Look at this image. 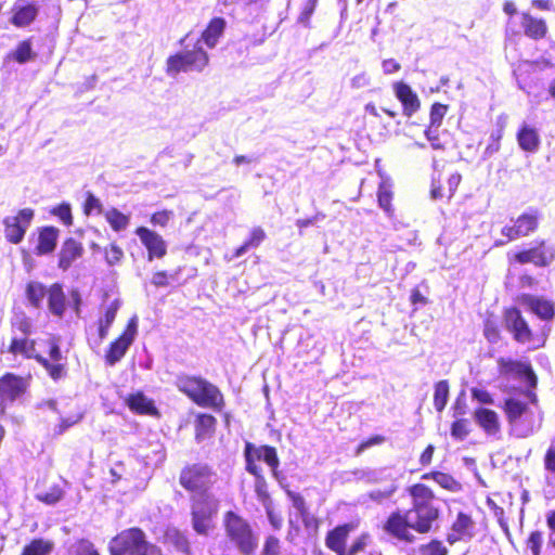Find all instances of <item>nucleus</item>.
I'll return each instance as SVG.
<instances>
[{
    "label": "nucleus",
    "instance_id": "obj_51",
    "mask_svg": "<svg viewBox=\"0 0 555 555\" xmlns=\"http://www.w3.org/2000/svg\"><path fill=\"white\" fill-rule=\"evenodd\" d=\"M14 57L18 63H25L33 59V51L29 41L21 42L15 52Z\"/></svg>",
    "mask_w": 555,
    "mask_h": 555
},
{
    "label": "nucleus",
    "instance_id": "obj_10",
    "mask_svg": "<svg viewBox=\"0 0 555 555\" xmlns=\"http://www.w3.org/2000/svg\"><path fill=\"white\" fill-rule=\"evenodd\" d=\"M8 351L12 354H20L26 359H36L48 371L53 379H60L64 376V365L61 363L49 364V360L36 353V343L27 336H14L11 340Z\"/></svg>",
    "mask_w": 555,
    "mask_h": 555
},
{
    "label": "nucleus",
    "instance_id": "obj_52",
    "mask_svg": "<svg viewBox=\"0 0 555 555\" xmlns=\"http://www.w3.org/2000/svg\"><path fill=\"white\" fill-rule=\"evenodd\" d=\"M267 517L274 530H280L283 525L282 516L273 509L272 502H264Z\"/></svg>",
    "mask_w": 555,
    "mask_h": 555
},
{
    "label": "nucleus",
    "instance_id": "obj_48",
    "mask_svg": "<svg viewBox=\"0 0 555 555\" xmlns=\"http://www.w3.org/2000/svg\"><path fill=\"white\" fill-rule=\"evenodd\" d=\"M68 555H99L93 544L87 540H80L74 543L68 551Z\"/></svg>",
    "mask_w": 555,
    "mask_h": 555
},
{
    "label": "nucleus",
    "instance_id": "obj_21",
    "mask_svg": "<svg viewBox=\"0 0 555 555\" xmlns=\"http://www.w3.org/2000/svg\"><path fill=\"white\" fill-rule=\"evenodd\" d=\"M505 321L507 327L514 333V337L518 341H527L530 337V330L527 322L520 315L516 308H511L505 312Z\"/></svg>",
    "mask_w": 555,
    "mask_h": 555
},
{
    "label": "nucleus",
    "instance_id": "obj_20",
    "mask_svg": "<svg viewBox=\"0 0 555 555\" xmlns=\"http://www.w3.org/2000/svg\"><path fill=\"white\" fill-rule=\"evenodd\" d=\"M39 408L56 412L60 415V423L53 428L54 435L64 434L69 427L74 426L82 418V414L80 412L64 415L57 410V403L55 400L43 401L40 403Z\"/></svg>",
    "mask_w": 555,
    "mask_h": 555
},
{
    "label": "nucleus",
    "instance_id": "obj_60",
    "mask_svg": "<svg viewBox=\"0 0 555 555\" xmlns=\"http://www.w3.org/2000/svg\"><path fill=\"white\" fill-rule=\"evenodd\" d=\"M122 255H124V253H122L121 248L114 244L111 245L105 250V258L109 264L117 263L121 259Z\"/></svg>",
    "mask_w": 555,
    "mask_h": 555
},
{
    "label": "nucleus",
    "instance_id": "obj_59",
    "mask_svg": "<svg viewBox=\"0 0 555 555\" xmlns=\"http://www.w3.org/2000/svg\"><path fill=\"white\" fill-rule=\"evenodd\" d=\"M280 541L275 537H268L263 546L262 555H279Z\"/></svg>",
    "mask_w": 555,
    "mask_h": 555
},
{
    "label": "nucleus",
    "instance_id": "obj_58",
    "mask_svg": "<svg viewBox=\"0 0 555 555\" xmlns=\"http://www.w3.org/2000/svg\"><path fill=\"white\" fill-rule=\"evenodd\" d=\"M370 85H371V77L365 72L354 75L350 80V86L353 89L366 88Z\"/></svg>",
    "mask_w": 555,
    "mask_h": 555
},
{
    "label": "nucleus",
    "instance_id": "obj_40",
    "mask_svg": "<svg viewBox=\"0 0 555 555\" xmlns=\"http://www.w3.org/2000/svg\"><path fill=\"white\" fill-rule=\"evenodd\" d=\"M430 477L443 489L449 490L451 492H459L462 489V486L459 481H456L451 475L436 472L430 475Z\"/></svg>",
    "mask_w": 555,
    "mask_h": 555
},
{
    "label": "nucleus",
    "instance_id": "obj_22",
    "mask_svg": "<svg viewBox=\"0 0 555 555\" xmlns=\"http://www.w3.org/2000/svg\"><path fill=\"white\" fill-rule=\"evenodd\" d=\"M518 302L541 319L547 320L554 314L553 305L545 299L524 294L518 297Z\"/></svg>",
    "mask_w": 555,
    "mask_h": 555
},
{
    "label": "nucleus",
    "instance_id": "obj_31",
    "mask_svg": "<svg viewBox=\"0 0 555 555\" xmlns=\"http://www.w3.org/2000/svg\"><path fill=\"white\" fill-rule=\"evenodd\" d=\"M37 15V8L34 4L17 2L14 7L12 23L17 27L29 25Z\"/></svg>",
    "mask_w": 555,
    "mask_h": 555
},
{
    "label": "nucleus",
    "instance_id": "obj_49",
    "mask_svg": "<svg viewBox=\"0 0 555 555\" xmlns=\"http://www.w3.org/2000/svg\"><path fill=\"white\" fill-rule=\"evenodd\" d=\"M12 326L14 330L18 331L23 336H28L31 334V320L24 313L17 314L14 318Z\"/></svg>",
    "mask_w": 555,
    "mask_h": 555
},
{
    "label": "nucleus",
    "instance_id": "obj_8",
    "mask_svg": "<svg viewBox=\"0 0 555 555\" xmlns=\"http://www.w3.org/2000/svg\"><path fill=\"white\" fill-rule=\"evenodd\" d=\"M35 217L33 208L26 207L13 211L2 220L5 240L14 245L20 244L29 229Z\"/></svg>",
    "mask_w": 555,
    "mask_h": 555
},
{
    "label": "nucleus",
    "instance_id": "obj_47",
    "mask_svg": "<svg viewBox=\"0 0 555 555\" xmlns=\"http://www.w3.org/2000/svg\"><path fill=\"white\" fill-rule=\"evenodd\" d=\"M448 550L442 542L434 540L418 548L417 555H447Z\"/></svg>",
    "mask_w": 555,
    "mask_h": 555
},
{
    "label": "nucleus",
    "instance_id": "obj_5",
    "mask_svg": "<svg viewBox=\"0 0 555 555\" xmlns=\"http://www.w3.org/2000/svg\"><path fill=\"white\" fill-rule=\"evenodd\" d=\"M505 411L513 431L518 437L531 435L541 424L539 412L516 399L505 402Z\"/></svg>",
    "mask_w": 555,
    "mask_h": 555
},
{
    "label": "nucleus",
    "instance_id": "obj_43",
    "mask_svg": "<svg viewBox=\"0 0 555 555\" xmlns=\"http://www.w3.org/2000/svg\"><path fill=\"white\" fill-rule=\"evenodd\" d=\"M26 294L29 302L37 308L46 295V289L42 284L33 282L28 284Z\"/></svg>",
    "mask_w": 555,
    "mask_h": 555
},
{
    "label": "nucleus",
    "instance_id": "obj_54",
    "mask_svg": "<svg viewBox=\"0 0 555 555\" xmlns=\"http://www.w3.org/2000/svg\"><path fill=\"white\" fill-rule=\"evenodd\" d=\"M52 214L56 216L64 224H72V211L68 204H61L52 210Z\"/></svg>",
    "mask_w": 555,
    "mask_h": 555
},
{
    "label": "nucleus",
    "instance_id": "obj_11",
    "mask_svg": "<svg viewBox=\"0 0 555 555\" xmlns=\"http://www.w3.org/2000/svg\"><path fill=\"white\" fill-rule=\"evenodd\" d=\"M218 512V501L215 496L195 499L192 504L193 528L198 534H208L214 528L212 517Z\"/></svg>",
    "mask_w": 555,
    "mask_h": 555
},
{
    "label": "nucleus",
    "instance_id": "obj_23",
    "mask_svg": "<svg viewBox=\"0 0 555 555\" xmlns=\"http://www.w3.org/2000/svg\"><path fill=\"white\" fill-rule=\"evenodd\" d=\"M515 258L519 263L532 262L537 266H546L553 260L554 254L541 244L539 247L518 253Z\"/></svg>",
    "mask_w": 555,
    "mask_h": 555
},
{
    "label": "nucleus",
    "instance_id": "obj_62",
    "mask_svg": "<svg viewBox=\"0 0 555 555\" xmlns=\"http://www.w3.org/2000/svg\"><path fill=\"white\" fill-rule=\"evenodd\" d=\"M472 396L475 400L482 404H492L493 398L490 392L481 388H473Z\"/></svg>",
    "mask_w": 555,
    "mask_h": 555
},
{
    "label": "nucleus",
    "instance_id": "obj_61",
    "mask_svg": "<svg viewBox=\"0 0 555 555\" xmlns=\"http://www.w3.org/2000/svg\"><path fill=\"white\" fill-rule=\"evenodd\" d=\"M266 238V233L264 231L259 228V227H256L251 230L250 232V236L249 238L246 241V243L250 246V248L253 247H258L262 241Z\"/></svg>",
    "mask_w": 555,
    "mask_h": 555
},
{
    "label": "nucleus",
    "instance_id": "obj_30",
    "mask_svg": "<svg viewBox=\"0 0 555 555\" xmlns=\"http://www.w3.org/2000/svg\"><path fill=\"white\" fill-rule=\"evenodd\" d=\"M225 27V21L221 17H215L210 21L207 28L202 34V39L208 48H214L222 36Z\"/></svg>",
    "mask_w": 555,
    "mask_h": 555
},
{
    "label": "nucleus",
    "instance_id": "obj_64",
    "mask_svg": "<svg viewBox=\"0 0 555 555\" xmlns=\"http://www.w3.org/2000/svg\"><path fill=\"white\" fill-rule=\"evenodd\" d=\"M39 500L47 504H55L62 498V491L57 488L52 489L50 492L38 495Z\"/></svg>",
    "mask_w": 555,
    "mask_h": 555
},
{
    "label": "nucleus",
    "instance_id": "obj_55",
    "mask_svg": "<svg viewBox=\"0 0 555 555\" xmlns=\"http://www.w3.org/2000/svg\"><path fill=\"white\" fill-rule=\"evenodd\" d=\"M503 130L499 129L491 133L490 142L485 150L486 156H491L500 150V140L502 139Z\"/></svg>",
    "mask_w": 555,
    "mask_h": 555
},
{
    "label": "nucleus",
    "instance_id": "obj_50",
    "mask_svg": "<svg viewBox=\"0 0 555 555\" xmlns=\"http://www.w3.org/2000/svg\"><path fill=\"white\" fill-rule=\"evenodd\" d=\"M447 112H448V105L435 103L430 109L429 127H435L436 129H438L440 127L442 119H443L444 115L447 114Z\"/></svg>",
    "mask_w": 555,
    "mask_h": 555
},
{
    "label": "nucleus",
    "instance_id": "obj_24",
    "mask_svg": "<svg viewBox=\"0 0 555 555\" xmlns=\"http://www.w3.org/2000/svg\"><path fill=\"white\" fill-rule=\"evenodd\" d=\"M499 364L503 373H514L521 377L529 387L535 386L537 377L527 363L500 359Z\"/></svg>",
    "mask_w": 555,
    "mask_h": 555
},
{
    "label": "nucleus",
    "instance_id": "obj_34",
    "mask_svg": "<svg viewBox=\"0 0 555 555\" xmlns=\"http://www.w3.org/2000/svg\"><path fill=\"white\" fill-rule=\"evenodd\" d=\"M392 184L391 181L386 178L383 179L378 186L377 192V199L379 207L387 214L391 215L392 212V206H391V199H392Z\"/></svg>",
    "mask_w": 555,
    "mask_h": 555
},
{
    "label": "nucleus",
    "instance_id": "obj_36",
    "mask_svg": "<svg viewBox=\"0 0 555 555\" xmlns=\"http://www.w3.org/2000/svg\"><path fill=\"white\" fill-rule=\"evenodd\" d=\"M104 216L111 228L116 232L124 231L129 225V217L116 208L108 209Z\"/></svg>",
    "mask_w": 555,
    "mask_h": 555
},
{
    "label": "nucleus",
    "instance_id": "obj_16",
    "mask_svg": "<svg viewBox=\"0 0 555 555\" xmlns=\"http://www.w3.org/2000/svg\"><path fill=\"white\" fill-rule=\"evenodd\" d=\"M135 234L147 249L149 260H152L153 258H163L166 255V242L158 233L147 228L140 227L135 230Z\"/></svg>",
    "mask_w": 555,
    "mask_h": 555
},
{
    "label": "nucleus",
    "instance_id": "obj_37",
    "mask_svg": "<svg viewBox=\"0 0 555 555\" xmlns=\"http://www.w3.org/2000/svg\"><path fill=\"white\" fill-rule=\"evenodd\" d=\"M216 418L209 414H201L196 418V439L203 440L214 431Z\"/></svg>",
    "mask_w": 555,
    "mask_h": 555
},
{
    "label": "nucleus",
    "instance_id": "obj_12",
    "mask_svg": "<svg viewBox=\"0 0 555 555\" xmlns=\"http://www.w3.org/2000/svg\"><path fill=\"white\" fill-rule=\"evenodd\" d=\"M121 306L119 299H114L103 309V314L99 318L98 323L91 325L87 330L89 345L93 348L100 347L108 334L111 325L114 323L117 312Z\"/></svg>",
    "mask_w": 555,
    "mask_h": 555
},
{
    "label": "nucleus",
    "instance_id": "obj_46",
    "mask_svg": "<svg viewBox=\"0 0 555 555\" xmlns=\"http://www.w3.org/2000/svg\"><path fill=\"white\" fill-rule=\"evenodd\" d=\"M245 456H246V469L248 473L255 475L257 479L262 478L260 475V467L255 463L258 461L256 459V454L254 453V446L250 443H246L245 448Z\"/></svg>",
    "mask_w": 555,
    "mask_h": 555
},
{
    "label": "nucleus",
    "instance_id": "obj_14",
    "mask_svg": "<svg viewBox=\"0 0 555 555\" xmlns=\"http://www.w3.org/2000/svg\"><path fill=\"white\" fill-rule=\"evenodd\" d=\"M539 224V215L535 210L529 209L513 220V224H506L502 228V235L506 237L505 242L515 241L534 232Z\"/></svg>",
    "mask_w": 555,
    "mask_h": 555
},
{
    "label": "nucleus",
    "instance_id": "obj_19",
    "mask_svg": "<svg viewBox=\"0 0 555 555\" xmlns=\"http://www.w3.org/2000/svg\"><path fill=\"white\" fill-rule=\"evenodd\" d=\"M474 420L479 427L489 436H495L500 433L501 424L496 412L486 408H479L474 411Z\"/></svg>",
    "mask_w": 555,
    "mask_h": 555
},
{
    "label": "nucleus",
    "instance_id": "obj_29",
    "mask_svg": "<svg viewBox=\"0 0 555 555\" xmlns=\"http://www.w3.org/2000/svg\"><path fill=\"white\" fill-rule=\"evenodd\" d=\"M59 237V230L53 227H46L40 230L38 236V245L36 247L37 255H46L54 250Z\"/></svg>",
    "mask_w": 555,
    "mask_h": 555
},
{
    "label": "nucleus",
    "instance_id": "obj_1",
    "mask_svg": "<svg viewBox=\"0 0 555 555\" xmlns=\"http://www.w3.org/2000/svg\"><path fill=\"white\" fill-rule=\"evenodd\" d=\"M412 507L408 511L392 512L384 524V531L390 537L413 543L417 533H428L433 530L440 516V508L431 489L423 483L409 488Z\"/></svg>",
    "mask_w": 555,
    "mask_h": 555
},
{
    "label": "nucleus",
    "instance_id": "obj_63",
    "mask_svg": "<svg viewBox=\"0 0 555 555\" xmlns=\"http://www.w3.org/2000/svg\"><path fill=\"white\" fill-rule=\"evenodd\" d=\"M171 217H172V211H169V210L158 211L152 216L151 222L154 225L165 227V225H167V223L169 222Z\"/></svg>",
    "mask_w": 555,
    "mask_h": 555
},
{
    "label": "nucleus",
    "instance_id": "obj_27",
    "mask_svg": "<svg viewBox=\"0 0 555 555\" xmlns=\"http://www.w3.org/2000/svg\"><path fill=\"white\" fill-rule=\"evenodd\" d=\"M517 141L521 150L534 153L538 151L540 146V135L538 130L527 124H524L518 133Z\"/></svg>",
    "mask_w": 555,
    "mask_h": 555
},
{
    "label": "nucleus",
    "instance_id": "obj_4",
    "mask_svg": "<svg viewBox=\"0 0 555 555\" xmlns=\"http://www.w3.org/2000/svg\"><path fill=\"white\" fill-rule=\"evenodd\" d=\"M189 38L188 35L181 40V44L185 47L184 51L168 57L166 72L169 76H176L181 72H202L208 65L209 57L201 40H197L193 49L189 50V44L185 43Z\"/></svg>",
    "mask_w": 555,
    "mask_h": 555
},
{
    "label": "nucleus",
    "instance_id": "obj_28",
    "mask_svg": "<svg viewBox=\"0 0 555 555\" xmlns=\"http://www.w3.org/2000/svg\"><path fill=\"white\" fill-rule=\"evenodd\" d=\"M521 26L525 35L532 39H542L547 33V26L544 20L533 17L528 13H524L521 16Z\"/></svg>",
    "mask_w": 555,
    "mask_h": 555
},
{
    "label": "nucleus",
    "instance_id": "obj_44",
    "mask_svg": "<svg viewBox=\"0 0 555 555\" xmlns=\"http://www.w3.org/2000/svg\"><path fill=\"white\" fill-rule=\"evenodd\" d=\"M470 433L469 421L463 417L455 420L451 426V436L456 440H464Z\"/></svg>",
    "mask_w": 555,
    "mask_h": 555
},
{
    "label": "nucleus",
    "instance_id": "obj_9",
    "mask_svg": "<svg viewBox=\"0 0 555 555\" xmlns=\"http://www.w3.org/2000/svg\"><path fill=\"white\" fill-rule=\"evenodd\" d=\"M552 66L553 63L545 57L535 61L521 60L517 62L513 66V75L517 81L518 88L530 96L532 90L538 86V79L534 78V74Z\"/></svg>",
    "mask_w": 555,
    "mask_h": 555
},
{
    "label": "nucleus",
    "instance_id": "obj_38",
    "mask_svg": "<svg viewBox=\"0 0 555 555\" xmlns=\"http://www.w3.org/2000/svg\"><path fill=\"white\" fill-rule=\"evenodd\" d=\"M53 547V542L43 539H36L24 547L22 555H49Z\"/></svg>",
    "mask_w": 555,
    "mask_h": 555
},
{
    "label": "nucleus",
    "instance_id": "obj_6",
    "mask_svg": "<svg viewBox=\"0 0 555 555\" xmlns=\"http://www.w3.org/2000/svg\"><path fill=\"white\" fill-rule=\"evenodd\" d=\"M215 481L216 475L204 464L189 466L182 470L180 476V483L193 493V501L204 496H214L208 490Z\"/></svg>",
    "mask_w": 555,
    "mask_h": 555
},
{
    "label": "nucleus",
    "instance_id": "obj_57",
    "mask_svg": "<svg viewBox=\"0 0 555 555\" xmlns=\"http://www.w3.org/2000/svg\"><path fill=\"white\" fill-rule=\"evenodd\" d=\"M528 548L531 551L532 555H540V548L542 545V534L539 531H533L529 535L527 541Z\"/></svg>",
    "mask_w": 555,
    "mask_h": 555
},
{
    "label": "nucleus",
    "instance_id": "obj_35",
    "mask_svg": "<svg viewBox=\"0 0 555 555\" xmlns=\"http://www.w3.org/2000/svg\"><path fill=\"white\" fill-rule=\"evenodd\" d=\"M254 453L256 454L257 460L263 461L276 475V468L279 466V457L276 451L273 447L262 446L259 448L254 447Z\"/></svg>",
    "mask_w": 555,
    "mask_h": 555
},
{
    "label": "nucleus",
    "instance_id": "obj_25",
    "mask_svg": "<svg viewBox=\"0 0 555 555\" xmlns=\"http://www.w3.org/2000/svg\"><path fill=\"white\" fill-rule=\"evenodd\" d=\"M83 247L74 238H68L62 245L59 255V267L67 270L74 261L82 256Z\"/></svg>",
    "mask_w": 555,
    "mask_h": 555
},
{
    "label": "nucleus",
    "instance_id": "obj_17",
    "mask_svg": "<svg viewBox=\"0 0 555 555\" xmlns=\"http://www.w3.org/2000/svg\"><path fill=\"white\" fill-rule=\"evenodd\" d=\"M392 88L397 99L402 103L405 116L410 117L418 111L421 106L418 96L409 85L398 81L393 83Z\"/></svg>",
    "mask_w": 555,
    "mask_h": 555
},
{
    "label": "nucleus",
    "instance_id": "obj_15",
    "mask_svg": "<svg viewBox=\"0 0 555 555\" xmlns=\"http://www.w3.org/2000/svg\"><path fill=\"white\" fill-rule=\"evenodd\" d=\"M27 380L7 373L0 378V414H4L8 405L21 397L27 389Z\"/></svg>",
    "mask_w": 555,
    "mask_h": 555
},
{
    "label": "nucleus",
    "instance_id": "obj_56",
    "mask_svg": "<svg viewBox=\"0 0 555 555\" xmlns=\"http://www.w3.org/2000/svg\"><path fill=\"white\" fill-rule=\"evenodd\" d=\"M102 211V204L99 198H96L93 194L88 193L87 199L85 203V212L87 215H91L93 212L100 214Z\"/></svg>",
    "mask_w": 555,
    "mask_h": 555
},
{
    "label": "nucleus",
    "instance_id": "obj_18",
    "mask_svg": "<svg viewBox=\"0 0 555 555\" xmlns=\"http://www.w3.org/2000/svg\"><path fill=\"white\" fill-rule=\"evenodd\" d=\"M356 529L353 524H345L331 530L325 540L328 548L337 553V555H346V541L351 531Z\"/></svg>",
    "mask_w": 555,
    "mask_h": 555
},
{
    "label": "nucleus",
    "instance_id": "obj_41",
    "mask_svg": "<svg viewBox=\"0 0 555 555\" xmlns=\"http://www.w3.org/2000/svg\"><path fill=\"white\" fill-rule=\"evenodd\" d=\"M166 539L171 543L179 552L189 554V541L183 533L176 529H169L166 533Z\"/></svg>",
    "mask_w": 555,
    "mask_h": 555
},
{
    "label": "nucleus",
    "instance_id": "obj_32",
    "mask_svg": "<svg viewBox=\"0 0 555 555\" xmlns=\"http://www.w3.org/2000/svg\"><path fill=\"white\" fill-rule=\"evenodd\" d=\"M49 310L56 317H63L65 312V295L60 284H53L48 291Z\"/></svg>",
    "mask_w": 555,
    "mask_h": 555
},
{
    "label": "nucleus",
    "instance_id": "obj_45",
    "mask_svg": "<svg viewBox=\"0 0 555 555\" xmlns=\"http://www.w3.org/2000/svg\"><path fill=\"white\" fill-rule=\"evenodd\" d=\"M398 486L392 481L389 486H387L385 489H376L372 490L367 493L369 498L377 503H383L384 501L388 500L393 495V493L397 491Z\"/></svg>",
    "mask_w": 555,
    "mask_h": 555
},
{
    "label": "nucleus",
    "instance_id": "obj_26",
    "mask_svg": "<svg viewBox=\"0 0 555 555\" xmlns=\"http://www.w3.org/2000/svg\"><path fill=\"white\" fill-rule=\"evenodd\" d=\"M473 529L474 521L470 516L464 513H459L452 525V532L449 534L448 540L453 543L461 539L472 538Z\"/></svg>",
    "mask_w": 555,
    "mask_h": 555
},
{
    "label": "nucleus",
    "instance_id": "obj_3",
    "mask_svg": "<svg viewBox=\"0 0 555 555\" xmlns=\"http://www.w3.org/2000/svg\"><path fill=\"white\" fill-rule=\"evenodd\" d=\"M111 555H162L160 550L146 541L138 528L121 531L109 542Z\"/></svg>",
    "mask_w": 555,
    "mask_h": 555
},
{
    "label": "nucleus",
    "instance_id": "obj_33",
    "mask_svg": "<svg viewBox=\"0 0 555 555\" xmlns=\"http://www.w3.org/2000/svg\"><path fill=\"white\" fill-rule=\"evenodd\" d=\"M127 404L130 408V410H132L137 413L149 414V415H154L157 413L153 401L150 400L142 392H138V393L129 396V398L127 399Z\"/></svg>",
    "mask_w": 555,
    "mask_h": 555
},
{
    "label": "nucleus",
    "instance_id": "obj_42",
    "mask_svg": "<svg viewBox=\"0 0 555 555\" xmlns=\"http://www.w3.org/2000/svg\"><path fill=\"white\" fill-rule=\"evenodd\" d=\"M287 498L291 500L293 507L297 511L301 520H308L309 511L304 496L297 492L286 490Z\"/></svg>",
    "mask_w": 555,
    "mask_h": 555
},
{
    "label": "nucleus",
    "instance_id": "obj_7",
    "mask_svg": "<svg viewBox=\"0 0 555 555\" xmlns=\"http://www.w3.org/2000/svg\"><path fill=\"white\" fill-rule=\"evenodd\" d=\"M224 527L230 540L246 555L254 553L258 540L251 531L249 524L233 512L224 515Z\"/></svg>",
    "mask_w": 555,
    "mask_h": 555
},
{
    "label": "nucleus",
    "instance_id": "obj_39",
    "mask_svg": "<svg viewBox=\"0 0 555 555\" xmlns=\"http://www.w3.org/2000/svg\"><path fill=\"white\" fill-rule=\"evenodd\" d=\"M449 399V383L447 380H440L435 385L434 392V405L438 412H441Z\"/></svg>",
    "mask_w": 555,
    "mask_h": 555
},
{
    "label": "nucleus",
    "instance_id": "obj_2",
    "mask_svg": "<svg viewBox=\"0 0 555 555\" xmlns=\"http://www.w3.org/2000/svg\"><path fill=\"white\" fill-rule=\"evenodd\" d=\"M177 387L199 406L216 410L223 406V396L220 390L205 379L190 376L179 377Z\"/></svg>",
    "mask_w": 555,
    "mask_h": 555
},
{
    "label": "nucleus",
    "instance_id": "obj_13",
    "mask_svg": "<svg viewBox=\"0 0 555 555\" xmlns=\"http://www.w3.org/2000/svg\"><path fill=\"white\" fill-rule=\"evenodd\" d=\"M138 333V319L133 317L128 322L124 333L111 344L109 349L105 354V361L108 365H115L126 354L129 347L135 339Z\"/></svg>",
    "mask_w": 555,
    "mask_h": 555
},
{
    "label": "nucleus",
    "instance_id": "obj_53",
    "mask_svg": "<svg viewBox=\"0 0 555 555\" xmlns=\"http://www.w3.org/2000/svg\"><path fill=\"white\" fill-rule=\"evenodd\" d=\"M370 542V535L367 533L361 534L356 541L351 544V546L346 550V555H357L359 552L363 551Z\"/></svg>",
    "mask_w": 555,
    "mask_h": 555
}]
</instances>
